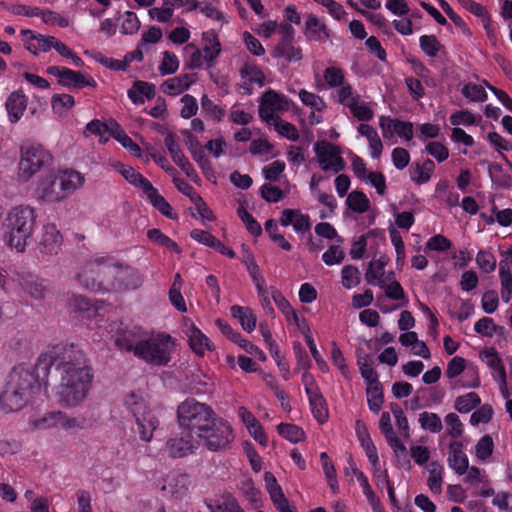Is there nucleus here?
<instances>
[{
    "label": "nucleus",
    "mask_w": 512,
    "mask_h": 512,
    "mask_svg": "<svg viewBox=\"0 0 512 512\" xmlns=\"http://www.w3.org/2000/svg\"><path fill=\"white\" fill-rule=\"evenodd\" d=\"M52 366L59 375L54 387L58 404L78 407L89 395L93 382V371L84 352L74 344H58L44 351L37 360L36 371L42 373L45 387Z\"/></svg>",
    "instance_id": "f257e3e1"
},
{
    "label": "nucleus",
    "mask_w": 512,
    "mask_h": 512,
    "mask_svg": "<svg viewBox=\"0 0 512 512\" xmlns=\"http://www.w3.org/2000/svg\"><path fill=\"white\" fill-rule=\"evenodd\" d=\"M43 389L42 373L36 371V365L14 367L0 390V411L6 414L20 411Z\"/></svg>",
    "instance_id": "f03ea898"
},
{
    "label": "nucleus",
    "mask_w": 512,
    "mask_h": 512,
    "mask_svg": "<svg viewBox=\"0 0 512 512\" xmlns=\"http://www.w3.org/2000/svg\"><path fill=\"white\" fill-rule=\"evenodd\" d=\"M37 213L28 204L13 206L3 223V242L10 249L24 252L31 241L36 228Z\"/></svg>",
    "instance_id": "7ed1b4c3"
},
{
    "label": "nucleus",
    "mask_w": 512,
    "mask_h": 512,
    "mask_svg": "<svg viewBox=\"0 0 512 512\" xmlns=\"http://www.w3.org/2000/svg\"><path fill=\"white\" fill-rule=\"evenodd\" d=\"M109 165L113 171L119 173L131 185L140 188L146 199L161 214L169 219H175L177 217L173 212L171 205L158 193V190L152 185V183L142 174L137 172L132 166L126 165L120 161H112Z\"/></svg>",
    "instance_id": "20e7f679"
},
{
    "label": "nucleus",
    "mask_w": 512,
    "mask_h": 512,
    "mask_svg": "<svg viewBox=\"0 0 512 512\" xmlns=\"http://www.w3.org/2000/svg\"><path fill=\"white\" fill-rule=\"evenodd\" d=\"M213 409L193 398L183 401L177 409V418L180 428L197 436L209 425L215 417Z\"/></svg>",
    "instance_id": "39448f33"
},
{
    "label": "nucleus",
    "mask_w": 512,
    "mask_h": 512,
    "mask_svg": "<svg viewBox=\"0 0 512 512\" xmlns=\"http://www.w3.org/2000/svg\"><path fill=\"white\" fill-rule=\"evenodd\" d=\"M118 260L108 254L96 255L89 259L77 274L79 283L92 292H106L107 285L102 280V275L111 272V266H116Z\"/></svg>",
    "instance_id": "423d86ee"
},
{
    "label": "nucleus",
    "mask_w": 512,
    "mask_h": 512,
    "mask_svg": "<svg viewBox=\"0 0 512 512\" xmlns=\"http://www.w3.org/2000/svg\"><path fill=\"white\" fill-rule=\"evenodd\" d=\"M174 341L168 334L147 333L142 345L136 352V357L154 365H165L171 360Z\"/></svg>",
    "instance_id": "0eeeda50"
},
{
    "label": "nucleus",
    "mask_w": 512,
    "mask_h": 512,
    "mask_svg": "<svg viewBox=\"0 0 512 512\" xmlns=\"http://www.w3.org/2000/svg\"><path fill=\"white\" fill-rule=\"evenodd\" d=\"M51 160V154L40 145L25 144L21 146L17 173L18 180L22 182L29 181L44 166L49 165Z\"/></svg>",
    "instance_id": "6e6552de"
},
{
    "label": "nucleus",
    "mask_w": 512,
    "mask_h": 512,
    "mask_svg": "<svg viewBox=\"0 0 512 512\" xmlns=\"http://www.w3.org/2000/svg\"><path fill=\"white\" fill-rule=\"evenodd\" d=\"M197 440L198 444L201 441L210 451L226 450L234 440L232 426L225 419L215 415L209 425L197 436Z\"/></svg>",
    "instance_id": "1a4fd4ad"
},
{
    "label": "nucleus",
    "mask_w": 512,
    "mask_h": 512,
    "mask_svg": "<svg viewBox=\"0 0 512 512\" xmlns=\"http://www.w3.org/2000/svg\"><path fill=\"white\" fill-rule=\"evenodd\" d=\"M116 266H111V271L115 272L114 280L107 285L108 291L124 293L134 291L142 287L144 276L140 270L131 265L118 260Z\"/></svg>",
    "instance_id": "9d476101"
},
{
    "label": "nucleus",
    "mask_w": 512,
    "mask_h": 512,
    "mask_svg": "<svg viewBox=\"0 0 512 512\" xmlns=\"http://www.w3.org/2000/svg\"><path fill=\"white\" fill-rule=\"evenodd\" d=\"M314 152L320 168L325 172L338 173L344 168V160L338 146L328 141H317Z\"/></svg>",
    "instance_id": "9b49d317"
},
{
    "label": "nucleus",
    "mask_w": 512,
    "mask_h": 512,
    "mask_svg": "<svg viewBox=\"0 0 512 512\" xmlns=\"http://www.w3.org/2000/svg\"><path fill=\"white\" fill-rule=\"evenodd\" d=\"M278 34L281 36L279 43L274 47L272 56L282 58L287 62H297L302 59V51L294 45V28L287 23L280 24Z\"/></svg>",
    "instance_id": "f8f14e48"
},
{
    "label": "nucleus",
    "mask_w": 512,
    "mask_h": 512,
    "mask_svg": "<svg viewBox=\"0 0 512 512\" xmlns=\"http://www.w3.org/2000/svg\"><path fill=\"white\" fill-rule=\"evenodd\" d=\"M47 73L55 76L59 84L68 89H81L86 86L95 88L97 86L96 81L90 75L66 67L50 66L47 68Z\"/></svg>",
    "instance_id": "ddd939ff"
},
{
    "label": "nucleus",
    "mask_w": 512,
    "mask_h": 512,
    "mask_svg": "<svg viewBox=\"0 0 512 512\" xmlns=\"http://www.w3.org/2000/svg\"><path fill=\"white\" fill-rule=\"evenodd\" d=\"M291 101L283 94L274 90L266 91L259 105V115L267 123L278 118L279 113L288 111Z\"/></svg>",
    "instance_id": "4468645a"
},
{
    "label": "nucleus",
    "mask_w": 512,
    "mask_h": 512,
    "mask_svg": "<svg viewBox=\"0 0 512 512\" xmlns=\"http://www.w3.org/2000/svg\"><path fill=\"white\" fill-rule=\"evenodd\" d=\"M479 357L481 361L491 369V375L498 384L502 397L507 398L509 391L507 387L506 371L498 352L494 348H486L480 352Z\"/></svg>",
    "instance_id": "2eb2a0df"
},
{
    "label": "nucleus",
    "mask_w": 512,
    "mask_h": 512,
    "mask_svg": "<svg viewBox=\"0 0 512 512\" xmlns=\"http://www.w3.org/2000/svg\"><path fill=\"white\" fill-rule=\"evenodd\" d=\"M35 198L39 203H59L65 200V193L61 191L55 174L41 177L35 188Z\"/></svg>",
    "instance_id": "dca6fc26"
},
{
    "label": "nucleus",
    "mask_w": 512,
    "mask_h": 512,
    "mask_svg": "<svg viewBox=\"0 0 512 512\" xmlns=\"http://www.w3.org/2000/svg\"><path fill=\"white\" fill-rule=\"evenodd\" d=\"M464 373V380L460 386L476 388L480 385L478 372L474 367H466V360L460 356H454L447 364L445 375L449 380H454Z\"/></svg>",
    "instance_id": "f3484780"
},
{
    "label": "nucleus",
    "mask_w": 512,
    "mask_h": 512,
    "mask_svg": "<svg viewBox=\"0 0 512 512\" xmlns=\"http://www.w3.org/2000/svg\"><path fill=\"white\" fill-rule=\"evenodd\" d=\"M197 447V438L183 429L167 441L168 452L174 458L185 457L193 453Z\"/></svg>",
    "instance_id": "a211bd4d"
},
{
    "label": "nucleus",
    "mask_w": 512,
    "mask_h": 512,
    "mask_svg": "<svg viewBox=\"0 0 512 512\" xmlns=\"http://www.w3.org/2000/svg\"><path fill=\"white\" fill-rule=\"evenodd\" d=\"M62 236L54 224L44 226L42 238L39 242V253L42 258L48 259L57 255L61 249Z\"/></svg>",
    "instance_id": "6ab92c4d"
},
{
    "label": "nucleus",
    "mask_w": 512,
    "mask_h": 512,
    "mask_svg": "<svg viewBox=\"0 0 512 512\" xmlns=\"http://www.w3.org/2000/svg\"><path fill=\"white\" fill-rule=\"evenodd\" d=\"M299 98L303 105L310 108L311 112L308 115V122L310 125H318L323 121V113L327 109V105L322 97L319 95L301 89L298 92Z\"/></svg>",
    "instance_id": "aec40b11"
},
{
    "label": "nucleus",
    "mask_w": 512,
    "mask_h": 512,
    "mask_svg": "<svg viewBox=\"0 0 512 512\" xmlns=\"http://www.w3.org/2000/svg\"><path fill=\"white\" fill-rule=\"evenodd\" d=\"M389 259L387 256L382 255L377 259H373L366 270L365 279L367 283L377 286L386 285L394 277V272H386L385 267Z\"/></svg>",
    "instance_id": "412c9836"
},
{
    "label": "nucleus",
    "mask_w": 512,
    "mask_h": 512,
    "mask_svg": "<svg viewBox=\"0 0 512 512\" xmlns=\"http://www.w3.org/2000/svg\"><path fill=\"white\" fill-rule=\"evenodd\" d=\"M184 326L189 346L195 354L203 356L212 349L213 344L210 339L193 322L186 321Z\"/></svg>",
    "instance_id": "4be33fe9"
},
{
    "label": "nucleus",
    "mask_w": 512,
    "mask_h": 512,
    "mask_svg": "<svg viewBox=\"0 0 512 512\" xmlns=\"http://www.w3.org/2000/svg\"><path fill=\"white\" fill-rule=\"evenodd\" d=\"M447 463L457 475H465L468 470L469 459L464 451V445L458 440H453L448 447Z\"/></svg>",
    "instance_id": "5701e85b"
},
{
    "label": "nucleus",
    "mask_w": 512,
    "mask_h": 512,
    "mask_svg": "<svg viewBox=\"0 0 512 512\" xmlns=\"http://www.w3.org/2000/svg\"><path fill=\"white\" fill-rule=\"evenodd\" d=\"M165 147L167 148L173 162L188 176L192 177L195 170L188 158L184 155L180 144L177 142L176 137L172 133H168L164 139Z\"/></svg>",
    "instance_id": "b1692460"
},
{
    "label": "nucleus",
    "mask_w": 512,
    "mask_h": 512,
    "mask_svg": "<svg viewBox=\"0 0 512 512\" xmlns=\"http://www.w3.org/2000/svg\"><path fill=\"white\" fill-rule=\"evenodd\" d=\"M16 275L18 283L17 289L37 300H40L45 296L46 286L38 277L24 272Z\"/></svg>",
    "instance_id": "393cba45"
},
{
    "label": "nucleus",
    "mask_w": 512,
    "mask_h": 512,
    "mask_svg": "<svg viewBox=\"0 0 512 512\" xmlns=\"http://www.w3.org/2000/svg\"><path fill=\"white\" fill-rule=\"evenodd\" d=\"M279 221L285 227L292 225L299 235L305 234L311 228L309 216L296 209H284Z\"/></svg>",
    "instance_id": "a878e982"
},
{
    "label": "nucleus",
    "mask_w": 512,
    "mask_h": 512,
    "mask_svg": "<svg viewBox=\"0 0 512 512\" xmlns=\"http://www.w3.org/2000/svg\"><path fill=\"white\" fill-rule=\"evenodd\" d=\"M190 483V478L186 474H170L164 480L161 490L176 499H182L187 495Z\"/></svg>",
    "instance_id": "bb28decb"
},
{
    "label": "nucleus",
    "mask_w": 512,
    "mask_h": 512,
    "mask_svg": "<svg viewBox=\"0 0 512 512\" xmlns=\"http://www.w3.org/2000/svg\"><path fill=\"white\" fill-rule=\"evenodd\" d=\"M146 334L147 332L143 331L141 328L134 327L127 329L116 337L115 344L120 349L133 352L136 356V352L142 345Z\"/></svg>",
    "instance_id": "cd10ccee"
},
{
    "label": "nucleus",
    "mask_w": 512,
    "mask_h": 512,
    "mask_svg": "<svg viewBox=\"0 0 512 512\" xmlns=\"http://www.w3.org/2000/svg\"><path fill=\"white\" fill-rule=\"evenodd\" d=\"M59 182V187L65 193V199L78 189L82 188L85 183L83 174L76 170H63L55 174Z\"/></svg>",
    "instance_id": "c85d7f7f"
},
{
    "label": "nucleus",
    "mask_w": 512,
    "mask_h": 512,
    "mask_svg": "<svg viewBox=\"0 0 512 512\" xmlns=\"http://www.w3.org/2000/svg\"><path fill=\"white\" fill-rule=\"evenodd\" d=\"M28 98L22 91L12 92L6 99L5 106L9 121L17 123L27 109Z\"/></svg>",
    "instance_id": "c756f323"
},
{
    "label": "nucleus",
    "mask_w": 512,
    "mask_h": 512,
    "mask_svg": "<svg viewBox=\"0 0 512 512\" xmlns=\"http://www.w3.org/2000/svg\"><path fill=\"white\" fill-rule=\"evenodd\" d=\"M238 416L253 439L259 444L265 446L267 444V437L257 418L244 406L239 407Z\"/></svg>",
    "instance_id": "7c9ffc66"
},
{
    "label": "nucleus",
    "mask_w": 512,
    "mask_h": 512,
    "mask_svg": "<svg viewBox=\"0 0 512 512\" xmlns=\"http://www.w3.org/2000/svg\"><path fill=\"white\" fill-rule=\"evenodd\" d=\"M304 34L309 41L319 43L326 42L330 36L325 23L313 14H310L307 17Z\"/></svg>",
    "instance_id": "2f4dec72"
},
{
    "label": "nucleus",
    "mask_w": 512,
    "mask_h": 512,
    "mask_svg": "<svg viewBox=\"0 0 512 512\" xmlns=\"http://www.w3.org/2000/svg\"><path fill=\"white\" fill-rule=\"evenodd\" d=\"M217 323L221 327L223 333L227 335L234 343L243 348L247 353L251 354L260 361L266 360V355L259 347L245 339L240 333L233 331L229 325L222 324L220 320H218Z\"/></svg>",
    "instance_id": "473e14b6"
},
{
    "label": "nucleus",
    "mask_w": 512,
    "mask_h": 512,
    "mask_svg": "<svg viewBox=\"0 0 512 512\" xmlns=\"http://www.w3.org/2000/svg\"><path fill=\"white\" fill-rule=\"evenodd\" d=\"M25 47L34 55L39 52H48L52 49L53 44L50 40H54V36H44L31 30H23Z\"/></svg>",
    "instance_id": "72a5a7b5"
},
{
    "label": "nucleus",
    "mask_w": 512,
    "mask_h": 512,
    "mask_svg": "<svg viewBox=\"0 0 512 512\" xmlns=\"http://www.w3.org/2000/svg\"><path fill=\"white\" fill-rule=\"evenodd\" d=\"M357 133V138L363 136L367 139L371 158L379 159L383 151V143L376 129L369 124L362 123L358 126Z\"/></svg>",
    "instance_id": "f704fd0d"
},
{
    "label": "nucleus",
    "mask_w": 512,
    "mask_h": 512,
    "mask_svg": "<svg viewBox=\"0 0 512 512\" xmlns=\"http://www.w3.org/2000/svg\"><path fill=\"white\" fill-rule=\"evenodd\" d=\"M221 43L215 30H207L202 33V49L206 63L211 65L221 53Z\"/></svg>",
    "instance_id": "c9c22d12"
},
{
    "label": "nucleus",
    "mask_w": 512,
    "mask_h": 512,
    "mask_svg": "<svg viewBox=\"0 0 512 512\" xmlns=\"http://www.w3.org/2000/svg\"><path fill=\"white\" fill-rule=\"evenodd\" d=\"M123 404L135 419L152 411L142 392L131 391L127 393L123 399Z\"/></svg>",
    "instance_id": "e433bc0d"
},
{
    "label": "nucleus",
    "mask_w": 512,
    "mask_h": 512,
    "mask_svg": "<svg viewBox=\"0 0 512 512\" xmlns=\"http://www.w3.org/2000/svg\"><path fill=\"white\" fill-rule=\"evenodd\" d=\"M136 431L142 441L150 442L153 438L154 431L159 426V420L153 411L147 412L146 414L135 419Z\"/></svg>",
    "instance_id": "4c0bfd02"
},
{
    "label": "nucleus",
    "mask_w": 512,
    "mask_h": 512,
    "mask_svg": "<svg viewBox=\"0 0 512 512\" xmlns=\"http://www.w3.org/2000/svg\"><path fill=\"white\" fill-rule=\"evenodd\" d=\"M231 315L236 318L244 331L251 333L256 328L257 317L252 309L246 306L234 305L230 309Z\"/></svg>",
    "instance_id": "58836bf2"
},
{
    "label": "nucleus",
    "mask_w": 512,
    "mask_h": 512,
    "mask_svg": "<svg viewBox=\"0 0 512 512\" xmlns=\"http://www.w3.org/2000/svg\"><path fill=\"white\" fill-rule=\"evenodd\" d=\"M155 87L143 81H136L128 91V97L134 104H143L146 100L153 98Z\"/></svg>",
    "instance_id": "ea45409f"
},
{
    "label": "nucleus",
    "mask_w": 512,
    "mask_h": 512,
    "mask_svg": "<svg viewBox=\"0 0 512 512\" xmlns=\"http://www.w3.org/2000/svg\"><path fill=\"white\" fill-rule=\"evenodd\" d=\"M193 80L188 74L169 78L162 84V91L165 94L176 96L187 90Z\"/></svg>",
    "instance_id": "a19ab883"
},
{
    "label": "nucleus",
    "mask_w": 512,
    "mask_h": 512,
    "mask_svg": "<svg viewBox=\"0 0 512 512\" xmlns=\"http://www.w3.org/2000/svg\"><path fill=\"white\" fill-rule=\"evenodd\" d=\"M428 479L427 485L430 491L434 494H440L442 492L443 474L444 468L438 462H431L428 465Z\"/></svg>",
    "instance_id": "79ce46f5"
},
{
    "label": "nucleus",
    "mask_w": 512,
    "mask_h": 512,
    "mask_svg": "<svg viewBox=\"0 0 512 512\" xmlns=\"http://www.w3.org/2000/svg\"><path fill=\"white\" fill-rule=\"evenodd\" d=\"M435 170V164L432 160L426 159L422 164H417L411 168V179L416 184L427 183Z\"/></svg>",
    "instance_id": "37998d69"
},
{
    "label": "nucleus",
    "mask_w": 512,
    "mask_h": 512,
    "mask_svg": "<svg viewBox=\"0 0 512 512\" xmlns=\"http://www.w3.org/2000/svg\"><path fill=\"white\" fill-rule=\"evenodd\" d=\"M347 109L353 117L362 122L369 121L374 116L372 102L365 101L361 96L359 97V100H355V102L347 107Z\"/></svg>",
    "instance_id": "c03bdc74"
},
{
    "label": "nucleus",
    "mask_w": 512,
    "mask_h": 512,
    "mask_svg": "<svg viewBox=\"0 0 512 512\" xmlns=\"http://www.w3.org/2000/svg\"><path fill=\"white\" fill-rule=\"evenodd\" d=\"M61 411H51L31 420L30 424L37 430L60 428Z\"/></svg>",
    "instance_id": "a18cd8bd"
},
{
    "label": "nucleus",
    "mask_w": 512,
    "mask_h": 512,
    "mask_svg": "<svg viewBox=\"0 0 512 512\" xmlns=\"http://www.w3.org/2000/svg\"><path fill=\"white\" fill-rule=\"evenodd\" d=\"M310 408L313 416L319 423H324L328 419V409L326 401L320 392L308 395Z\"/></svg>",
    "instance_id": "49530a36"
},
{
    "label": "nucleus",
    "mask_w": 512,
    "mask_h": 512,
    "mask_svg": "<svg viewBox=\"0 0 512 512\" xmlns=\"http://www.w3.org/2000/svg\"><path fill=\"white\" fill-rule=\"evenodd\" d=\"M201 110L202 113L208 119L214 122H221L225 116V110L218 104H216L213 100H211L207 95H203L201 97Z\"/></svg>",
    "instance_id": "de8ad7c7"
},
{
    "label": "nucleus",
    "mask_w": 512,
    "mask_h": 512,
    "mask_svg": "<svg viewBox=\"0 0 512 512\" xmlns=\"http://www.w3.org/2000/svg\"><path fill=\"white\" fill-rule=\"evenodd\" d=\"M346 205L353 212L365 213L370 208V200L363 192L355 190L348 194Z\"/></svg>",
    "instance_id": "09e8293b"
},
{
    "label": "nucleus",
    "mask_w": 512,
    "mask_h": 512,
    "mask_svg": "<svg viewBox=\"0 0 512 512\" xmlns=\"http://www.w3.org/2000/svg\"><path fill=\"white\" fill-rule=\"evenodd\" d=\"M114 138L135 157L143 159L145 162L150 160L149 156L144 154L140 146L134 142L132 138L129 137L123 130L117 131L114 134Z\"/></svg>",
    "instance_id": "8fccbe9b"
},
{
    "label": "nucleus",
    "mask_w": 512,
    "mask_h": 512,
    "mask_svg": "<svg viewBox=\"0 0 512 512\" xmlns=\"http://www.w3.org/2000/svg\"><path fill=\"white\" fill-rule=\"evenodd\" d=\"M75 105L74 97L69 94H55L51 98L52 110L59 116H64Z\"/></svg>",
    "instance_id": "3c124183"
},
{
    "label": "nucleus",
    "mask_w": 512,
    "mask_h": 512,
    "mask_svg": "<svg viewBox=\"0 0 512 512\" xmlns=\"http://www.w3.org/2000/svg\"><path fill=\"white\" fill-rule=\"evenodd\" d=\"M357 365L366 385L380 383L378 380V373L374 369L372 362L367 355L358 357Z\"/></svg>",
    "instance_id": "603ef678"
},
{
    "label": "nucleus",
    "mask_w": 512,
    "mask_h": 512,
    "mask_svg": "<svg viewBox=\"0 0 512 512\" xmlns=\"http://www.w3.org/2000/svg\"><path fill=\"white\" fill-rule=\"evenodd\" d=\"M147 237L150 241L156 245L166 248L175 253H180L181 249L176 242L170 239L168 236L163 234L159 229H150L147 231Z\"/></svg>",
    "instance_id": "864d4df0"
},
{
    "label": "nucleus",
    "mask_w": 512,
    "mask_h": 512,
    "mask_svg": "<svg viewBox=\"0 0 512 512\" xmlns=\"http://www.w3.org/2000/svg\"><path fill=\"white\" fill-rule=\"evenodd\" d=\"M387 443L393 450L398 465L406 470H409L411 468V461L406 446L400 441L398 437L388 441Z\"/></svg>",
    "instance_id": "5fc2aeb1"
},
{
    "label": "nucleus",
    "mask_w": 512,
    "mask_h": 512,
    "mask_svg": "<svg viewBox=\"0 0 512 512\" xmlns=\"http://www.w3.org/2000/svg\"><path fill=\"white\" fill-rule=\"evenodd\" d=\"M418 421L423 430L431 433H439L443 428L441 418L433 412L425 411L420 413Z\"/></svg>",
    "instance_id": "6e6d98bb"
},
{
    "label": "nucleus",
    "mask_w": 512,
    "mask_h": 512,
    "mask_svg": "<svg viewBox=\"0 0 512 512\" xmlns=\"http://www.w3.org/2000/svg\"><path fill=\"white\" fill-rule=\"evenodd\" d=\"M366 395L369 409L374 413H378L383 404V392L381 384L376 383L367 385Z\"/></svg>",
    "instance_id": "4d7b16f0"
},
{
    "label": "nucleus",
    "mask_w": 512,
    "mask_h": 512,
    "mask_svg": "<svg viewBox=\"0 0 512 512\" xmlns=\"http://www.w3.org/2000/svg\"><path fill=\"white\" fill-rule=\"evenodd\" d=\"M481 402L480 397L475 392H469L456 398L454 408L459 413H469Z\"/></svg>",
    "instance_id": "13d9d810"
},
{
    "label": "nucleus",
    "mask_w": 512,
    "mask_h": 512,
    "mask_svg": "<svg viewBox=\"0 0 512 512\" xmlns=\"http://www.w3.org/2000/svg\"><path fill=\"white\" fill-rule=\"evenodd\" d=\"M268 124L272 125L281 136L288 140L296 141L299 138L297 128L292 123L287 122L280 117L268 122Z\"/></svg>",
    "instance_id": "bf43d9fd"
},
{
    "label": "nucleus",
    "mask_w": 512,
    "mask_h": 512,
    "mask_svg": "<svg viewBox=\"0 0 512 512\" xmlns=\"http://www.w3.org/2000/svg\"><path fill=\"white\" fill-rule=\"evenodd\" d=\"M391 243L394 246L396 253V267L401 270L406 261V251L405 245L402 240L400 233L396 229H391L389 231Z\"/></svg>",
    "instance_id": "052dcab7"
},
{
    "label": "nucleus",
    "mask_w": 512,
    "mask_h": 512,
    "mask_svg": "<svg viewBox=\"0 0 512 512\" xmlns=\"http://www.w3.org/2000/svg\"><path fill=\"white\" fill-rule=\"evenodd\" d=\"M323 78L328 87L336 88V90L339 89L341 85L347 84L343 70L336 66L327 67L324 70Z\"/></svg>",
    "instance_id": "680f3d73"
},
{
    "label": "nucleus",
    "mask_w": 512,
    "mask_h": 512,
    "mask_svg": "<svg viewBox=\"0 0 512 512\" xmlns=\"http://www.w3.org/2000/svg\"><path fill=\"white\" fill-rule=\"evenodd\" d=\"M335 93L337 101L345 108L352 105L355 100H359L360 97L358 91L349 83L346 85H341V87L337 89Z\"/></svg>",
    "instance_id": "e2e57ef3"
},
{
    "label": "nucleus",
    "mask_w": 512,
    "mask_h": 512,
    "mask_svg": "<svg viewBox=\"0 0 512 512\" xmlns=\"http://www.w3.org/2000/svg\"><path fill=\"white\" fill-rule=\"evenodd\" d=\"M446 433L453 439L461 437L464 433V425L456 413H448L444 418Z\"/></svg>",
    "instance_id": "0e129e2a"
},
{
    "label": "nucleus",
    "mask_w": 512,
    "mask_h": 512,
    "mask_svg": "<svg viewBox=\"0 0 512 512\" xmlns=\"http://www.w3.org/2000/svg\"><path fill=\"white\" fill-rule=\"evenodd\" d=\"M278 433L292 443H298L304 439V431L294 424L281 423L277 426Z\"/></svg>",
    "instance_id": "69168bd1"
},
{
    "label": "nucleus",
    "mask_w": 512,
    "mask_h": 512,
    "mask_svg": "<svg viewBox=\"0 0 512 512\" xmlns=\"http://www.w3.org/2000/svg\"><path fill=\"white\" fill-rule=\"evenodd\" d=\"M462 95L472 102H484L487 99V93L484 87L476 83H467L461 89Z\"/></svg>",
    "instance_id": "338daca9"
},
{
    "label": "nucleus",
    "mask_w": 512,
    "mask_h": 512,
    "mask_svg": "<svg viewBox=\"0 0 512 512\" xmlns=\"http://www.w3.org/2000/svg\"><path fill=\"white\" fill-rule=\"evenodd\" d=\"M341 283L346 289H352L360 283V271L357 267L346 265L341 271Z\"/></svg>",
    "instance_id": "774afa93"
}]
</instances>
